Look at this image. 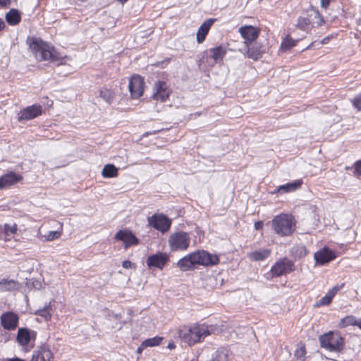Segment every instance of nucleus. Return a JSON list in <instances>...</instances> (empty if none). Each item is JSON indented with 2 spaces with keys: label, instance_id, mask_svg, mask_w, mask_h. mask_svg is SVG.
Here are the masks:
<instances>
[{
  "label": "nucleus",
  "instance_id": "nucleus-1",
  "mask_svg": "<svg viewBox=\"0 0 361 361\" xmlns=\"http://www.w3.org/2000/svg\"><path fill=\"white\" fill-rule=\"evenodd\" d=\"M177 334L183 343L191 346L202 341L206 336L209 335V331L207 326L194 324L180 327L177 331Z\"/></svg>",
  "mask_w": 361,
  "mask_h": 361
},
{
  "label": "nucleus",
  "instance_id": "nucleus-2",
  "mask_svg": "<svg viewBox=\"0 0 361 361\" xmlns=\"http://www.w3.org/2000/svg\"><path fill=\"white\" fill-rule=\"evenodd\" d=\"M275 234L281 237L289 236L295 231V221L290 214H281L270 221Z\"/></svg>",
  "mask_w": 361,
  "mask_h": 361
},
{
  "label": "nucleus",
  "instance_id": "nucleus-3",
  "mask_svg": "<svg viewBox=\"0 0 361 361\" xmlns=\"http://www.w3.org/2000/svg\"><path fill=\"white\" fill-rule=\"evenodd\" d=\"M319 340L321 347L330 352H341L344 347V339L338 331H329Z\"/></svg>",
  "mask_w": 361,
  "mask_h": 361
},
{
  "label": "nucleus",
  "instance_id": "nucleus-4",
  "mask_svg": "<svg viewBox=\"0 0 361 361\" xmlns=\"http://www.w3.org/2000/svg\"><path fill=\"white\" fill-rule=\"evenodd\" d=\"M30 47L35 54L37 60L49 61L57 63L58 65L62 64L63 59L57 58L54 54V50H51L49 46L39 44L37 42H33Z\"/></svg>",
  "mask_w": 361,
  "mask_h": 361
},
{
  "label": "nucleus",
  "instance_id": "nucleus-5",
  "mask_svg": "<svg viewBox=\"0 0 361 361\" xmlns=\"http://www.w3.org/2000/svg\"><path fill=\"white\" fill-rule=\"evenodd\" d=\"M324 20L319 11L312 8L307 12V16H300L298 18L296 27L303 31L308 32L311 27L316 24L317 26H321Z\"/></svg>",
  "mask_w": 361,
  "mask_h": 361
},
{
  "label": "nucleus",
  "instance_id": "nucleus-6",
  "mask_svg": "<svg viewBox=\"0 0 361 361\" xmlns=\"http://www.w3.org/2000/svg\"><path fill=\"white\" fill-rule=\"evenodd\" d=\"M190 238L188 233L179 231L172 233L169 238V245L171 251H183L188 248Z\"/></svg>",
  "mask_w": 361,
  "mask_h": 361
},
{
  "label": "nucleus",
  "instance_id": "nucleus-7",
  "mask_svg": "<svg viewBox=\"0 0 361 361\" xmlns=\"http://www.w3.org/2000/svg\"><path fill=\"white\" fill-rule=\"evenodd\" d=\"M294 270V262L287 257H283L276 261L271 267L270 271L272 276L278 277L290 273Z\"/></svg>",
  "mask_w": 361,
  "mask_h": 361
},
{
  "label": "nucleus",
  "instance_id": "nucleus-8",
  "mask_svg": "<svg viewBox=\"0 0 361 361\" xmlns=\"http://www.w3.org/2000/svg\"><path fill=\"white\" fill-rule=\"evenodd\" d=\"M148 223L156 230L165 233L169 230L171 221L164 214H154L148 218Z\"/></svg>",
  "mask_w": 361,
  "mask_h": 361
},
{
  "label": "nucleus",
  "instance_id": "nucleus-9",
  "mask_svg": "<svg viewBox=\"0 0 361 361\" xmlns=\"http://www.w3.org/2000/svg\"><path fill=\"white\" fill-rule=\"evenodd\" d=\"M196 264L205 267L216 265L219 262V258L216 255H212L205 250H198L193 252Z\"/></svg>",
  "mask_w": 361,
  "mask_h": 361
},
{
  "label": "nucleus",
  "instance_id": "nucleus-10",
  "mask_svg": "<svg viewBox=\"0 0 361 361\" xmlns=\"http://www.w3.org/2000/svg\"><path fill=\"white\" fill-rule=\"evenodd\" d=\"M169 261V256L166 252H158L154 255H149L146 260L149 268H157L163 269L167 262Z\"/></svg>",
  "mask_w": 361,
  "mask_h": 361
},
{
  "label": "nucleus",
  "instance_id": "nucleus-11",
  "mask_svg": "<svg viewBox=\"0 0 361 361\" xmlns=\"http://www.w3.org/2000/svg\"><path fill=\"white\" fill-rule=\"evenodd\" d=\"M144 80L140 75L132 76L129 81L128 89L133 99H138L143 94Z\"/></svg>",
  "mask_w": 361,
  "mask_h": 361
},
{
  "label": "nucleus",
  "instance_id": "nucleus-12",
  "mask_svg": "<svg viewBox=\"0 0 361 361\" xmlns=\"http://www.w3.org/2000/svg\"><path fill=\"white\" fill-rule=\"evenodd\" d=\"M114 238L118 241L123 242L125 245L126 249L128 248L131 245H136L139 243L137 238L132 233L131 231L128 229L119 230L115 234Z\"/></svg>",
  "mask_w": 361,
  "mask_h": 361
},
{
  "label": "nucleus",
  "instance_id": "nucleus-13",
  "mask_svg": "<svg viewBox=\"0 0 361 361\" xmlns=\"http://www.w3.org/2000/svg\"><path fill=\"white\" fill-rule=\"evenodd\" d=\"M0 319L1 326L6 330L13 331L18 326L19 317L13 312H4Z\"/></svg>",
  "mask_w": 361,
  "mask_h": 361
},
{
  "label": "nucleus",
  "instance_id": "nucleus-14",
  "mask_svg": "<svg viewBox=\"0 0 361 361\" xmlns=\"http://www.w3.org/2000/svg\"><path fill=\"white\" fill-rule=\"evenodd\" d=\"M239 32L246 45L255 42L259 35V30L252 25H245L239 28Z\"/></svg>",
  "mask_w": 361,
  "mask_h": 361
},
{
  "label": "nucleus",
  "instance_id": "nucleus-15",
  "mask_svg": "<svg viewBox=\"0 0 361 361\" xmlns=\"http://www.w3.org/2000/svg\"><path fill=\"white\" fill-rule=\"evenodd\" d=\"M37 336V332L27 328H19L16 336V341L20 345L25 346L28 345L31 340L35 341Z\"/></svg>",
  "mask_w": 361,
  "mask_h": 361
},
{
  "label": "nucleus",
  "instance_id": "nucleus-16",
  "mask_svg": "<svg viewBox=\"0 0 361 361\" xmlns=\"http://www.w3.org/2000/svg\"><path fill=\"white\" fill-rule=\"evenodd\" d=\"M247 46V56L249 59L257 60L266 52L267 47L258 42H254Z\"/></svg>",
  "mask_w": 361,
  "mask_h": 361
},
{
  "label": "nucleus",
  "instance_id": "nucleus-17",
  "mask_svg": "<svg viewBox=\"0 0 361 361\" xmlns=\"http://www.w3.org/2000/svg\"><path fill=\"white\" fill-rule=\"evenodd\" d=\"M335 252L329 248L324 247L316 252L314 255V260L317 264L324 265L329 263L336 258Z\"/></svg>",
  "mask_w": 361,
  "mask_h": 361
},
{
  "label": "nucleus",
  "instance_id": "nucleus-18",
  "mask_svg": "<svg viewBox=\"0 0 361 361\" xmlns=\"http://www.w3.org/2000/svg\"><path fill=\"white\" fill-rule=\"evenodd\" d=\"M42 114V106L39 104L29 106L19 113L18 120H31Z\"/></svg>",
  "mask_w": 361,
  "mask_h": 361
},
{
  "label": "nucleus",
  "instance_id": "nucleus-19",
  "mask_svg": "<svg viewBox=\"0 0 361 361\" xmlns=\"http://www.w3.org/2000/svg\"><path fill=\"white\" fill-rule=\"evenodd\" d=\"M53 353L47 344H43L35 350L32 357V361H52Z\"/></svg>",
  "mask_w": 361,
  "mask_h": 361
},
{
  "label": "nucleus",
  "instance_id": "nucleus-20",
  "mask_svg": "<svg viewBox=\"0 0 361 361\" xmlns=\"http://www.w3.org/2000/svg\"><path fill=\"white\" fill-rule=\"evenodd\" d=\"M22 178L21 175L10 171L0 177V189L9 188L21 180Z\"/></svg>",
  "mask_w": 361,
  "mask_h": 361
},
{
  "label": "nucleus",
  "instance_id": "nucleus-21",
  "mask_svg": "<svg viewBox=\"0 0 361 361\" xmlns=\"http://www.w3.org/2000/svg\"><path fill=\"white\" fill-rule=\"evenodd\" d=\"M169 94L166 90V83L163 81H158L154 83L153 98L160 102H165Z\"/></svg>",
  "mask_w": 361,
  "mask_h": 361
},
{
  "label": "nucleus",
  "instance_id": "nucleus-22",
  "mask_svg": "<svg viewBox=\"0 0 361 361\" xmlns=\"http://www.w3.org/2000/svg\"><path fill=\"white\" fill-rule=\"evenodd\" d=\"M195 265L196 262L193 252L181 258L177 263V266L183 271L192 269Z\"/></svg>",
  "mask_w": 361,
  "mask_h": 361
},
{
  "label": "nucleus",
  "instance_id": "nucleus-23",
  "mask_svg": "<svg viewBox=\"0 0 361 361\" xmlns=\"http://www.w3.org/2000/svg\"><path fill=\"white\" fill-rule=\"evenodd\" d=\"M216 19L214 18H209L207 19L203 23L200 25L197 32V41L198 43H202L205 39L206 35H207L210 27L215 22Z\"/></svg>",
  "mask_w": 361,
  "mask_h": 361
},
{
  "label": "nucleus",
  "instance_id": "nucleus-24",
  "mask_svg": "<svg viewBox=\"0 0 361 361\" xmlns=\"http://www.w3.org/2000/svg\"><path fill=\"white\" fill-rule=\"evenodd\" d=\"M231 356L230 350L226 348H220L212 355L211 361H230Z\"/></svg>",
  "mask_w": 361,
  "mask_h": 361
},
{
  "label": "nucleus",
  "instance_id": "nucleus-25",
  "mask_svg": "<svg viewBox=\"0 0 361 361\" xmlns=\"http://www.w3.org/2000/svg\"><path fill=\"white\" fill-rule=\"evenodd\" d=\"M5 19L10 25H16L21 20V15L18 10L12 8L6 14Z\"/></svg>",
  "mask_w": 361,
  "mask_h": 361
},
{
  "label": "nucleus",
  "instance_id": "nucleus-26",
  "mask_svg": "<svg viewBox=\"0 0 361 361\" xmlns=\"http://www.w3.org/2000/svg\"><path fill=\"white\" fill-rule=\"evenodd\" d=\"M211 57L214 59V63L221 61L226 54V49L223 46H219L209 49Z\"/></svg>",
  "mask_w": 361,
  "mask_h": 361
},
{
  "label": "nucleus",
  "instance_id": "nucleus-27",
  "mask_svg": "<svg viewBox=\"0 0 361 361\" xmlns=\"http://www.w3.org/2000/svg\"><path fill=\"white\" fill-rule=\"evenodd\" d=\"M271 253L269 249H262L254 251L248 255V257L253 261H262L267 259Z\"/></svg>",
  "mask_w": 361,
  "mask_h": 361
},
{
  "label": "nucleus",
  "instance_id": "nucleus-28",
  "mask_svg": "<svg viewBox=\"0 0 361 361\" xmlns=\"http://www.w3.org/2000/svg\"><path fill=\"white\" fill-rule=\"evenodd\" d=\"M290 255L295 259H300L307 255V250L304 245L297 244L292 247L290 250Z\"/></svg>",
  "mask_w": 361,
  "mask_h": 361
},
{
  "label": "nucleus",
  "instance_id": "nucleus-29",
  "mask_svg": "<svg viewBox=\"0 0 361 361\" xmlns=\"http://www.w3.org/2000/svg\"><path fill=\"white\" fill-rule=\"evenodd\" d=\"M18 287L17 281L11 279H3L0 280V292L11 291L16 289Z\"/></svg>",
  "mask_w": 361,
  "mask_h": 361
},
{
  "label": "nucleus",
  "instance_id": "nucleus-30",
  "mask_svg": "<svg viewBox=\"0 0 361 361\" xmlns=\"http://www.w3.org/2000/svg\"><path fill=\"white\" fill-rule=\"evenodd\" d=\"M301 184V180H295L292 183H288L287 184L279 186L278 188V191L281 193L292 192L299 188Z\"/></svg>",
  "mask_w": 361,
  "mask_h": 361
},
{
  "label": "nucleus",
  "instance_id": "nucleus-31",
  "mask_svg": "<svg viewBox=\"0 0 361 361\" xmlns=\"http://www.w3.org/2000/svg\"><path fill=\"white\" fill-rule=\"evenodd\" d=\"M102 175L104 178L116 177L118 175V169L114 164H106L102 169Z\"/></svg>",
  "mask_w": 361,
  "mask_h": 361
},
{
  "label": "nucleus",
  "instance_id": "nucleus-32",
  "mask_svg": "<svg viewBox=\"0 0 361 361\" xmlns=\"http://www.w3.org/2000/svg\"><path fill=\"white\" fill-rule=\"evenodd\" d=\"M51 314L52 307L50 303L44 305L43 308L39 309L35 312V314L44 317L46 320H49L51 319Z\"/></svg>",
  "mask_w": 361,
  "mask_h": 361
},
{
  "label": "nucleus",
  "instance_id": "nucleus-33",
  "mask_svg": "<svg viewBox=\"0 0 361 361\" xmlns=\"http://www.w3.org/2000/svg\"><path fill=\"white\" fill-rule=\"evenodd\" d=\"M297 42V40L293 39L290 35H287L282 41L280 49L283 51L290 50L296 45Z\"/></svg>",
  "mask_w": 361,
  "mask_h": 361
},
{
  "label": "nucleus",
  "instance_id": "nucleus-34",
  "mask_svg": "<svg viewBox=\"0 0 361 361\" xmlns=\"http://www.w3.org/2000/svg\"><path fill=\"white\" fill-rule=\"evenodd\" d=\"M114 93L111 90L104 88L99 90V97L108 104H111L114 99Z\"/></svg>",
  "mask_w": 361,
  "mask_h": 361
},
{
  "label": "nucleus",
  "instance_id": "nucleus-35",
  "mask_svg": "<svg viewBox=\"0 0 361 361\" xmlns=\"http://www.w3.org/2000/svg\"><path fill=\"white\" fill-rule=\"evenodd\" d=\"M164 338L161 336L147 338L142 342V346H146L147 348L158 346L161 344Z\"/></svg>",
  "mask_w": 361,
  "mask_h": 361
},
{
  "label": "nucleus",
  "instance_id": "nucleus-36",
  "mask_svg": "<svg viewBox=\"0 0 361 361\" xmlns=\"http://www.w3.org/2000/svg\"><path fill=\"white\" fill-rule=\"evenodd\" d=\"M333 296L328 292L324 297H322L315 305L316 307L324 305H329L333 299Z\"/></svg>",
  "mask_w": 361,
  "mask_h": 361
},
{
  "label": "nucleus",
  "instance_id": "nucleus-37",
  "mask_svg": "<svg viewBox=\"0 0 361 361\" xmlns=\"http://www.w3.org/2000/svg\"><path fill=\"white\" fill-rule=\"evenodd\" d=\"M61 235V232L59 231H49L47 234L44 235L43 237L44 238V240L46 241H51L55 239L59 238Z\"/></svg>",
  "mask_w": 361,
  "mask_h": 361
},
{
  "label": "nucleus",
  "instance_id": "nucleus-38",
  "mask_svg": "<svg viewBox=\"0 0 361 361\" xmlns=\"http://www.w3.org/2000/svg\"><path fill=\"white\" fill-rule=\"evenodd\" d=\"M306 350L305 345L297 348L294 352V356L298 359H302L305 355Z\"/></svg>",
  "mask_w": 361,
  "mask_h": 361
},
{
  "label": "nucleus",
  "instance_id": "nucleus-39",
  "mask_svg": "<svg viewBox=\"0 0 361 361\" xmlns=\"http://www.w3.org/2000/svg\"><path fill=\"white\" fill-rule=\"evenodd\" d=\"M352 104L357 111H361V94H357L353 99Z\"/></svg>",
  "mask_w": 361,
  "mask_h": 361
},
{
  "label": "nucleus",
  "instance_id": "nucleus-40",
  "mask_svg": "<svg viewBox=\"0 0 361 361\" xmlns=\"http://www.w3.org/2000/svg\"><path fill=\"white\" fill-rule=\"evenodd\" d=\"M5 233L7 235H9L10 234H13L17 231V226L16 224L10 225L8 224H6L4 226Z\"/></svg>",
  "mask_w": 361,
  "mask_h": 361
},
{
  "label": "nucleus",
  "instance_id": "nucleus-41",
  "mask_svg": "<svg viewBox=\"0 0 361 361\" xmlns=\"http://www.w3.org/2000/svg\"><path fill=\"white\" fill-rule=\"evenodd\" d=\"M345 286V283H343L341 284H337L336 286H334L331 289H330L328 292L333 296L334 297L335 295L339 291L341 290L343 286Z\"/></svg>",
  "mask_w": 361,
  "mask_h": 361
},
{
  "label": "nucleus",
  "instance_id": "nucleus-42",
  "mask_svg": "<svg viewBox=\"0 0 361 361\" xmlns=\"http://www.w3.org/2000/svg\"><path fill=\"white\" fill-rule=\"evenodd\" d=\"M354 175L357 177H360V176H361V160L356 161L354 164Z\"/></svg>",
  "mask_w": 361,
  "mask_h": 361
},
{
  "label": "nucleus",
  "instance_id": "nucleus-43",
  "mask_svg": "<svg viewBox=\"0 0 361 361\" xmlns=\"http://www.w3.org/2000/svg\"><path fill=\"white\" fill-rule=\"evenodd\" d=\"M122 267L124 269H131L133 267L135 268V264L132 263L130 261L125 260L122 262Z\"/></svg>",
  "mask_w": 361,
  "mask_h": 361
},
{
  "label": "nucleus",
  "instance_id": "nucleus-44",
  "mask_svg": "<svg viewBox=\"0 0 361 361\" xmlns=\"http://www.w3.org/2000/svg\"><path fill=\"white\" fill-rule=\"evenodd\" d=\"M330 4V0H321V6L326 8Z\"/></svg>",
  "mask_w": 361,
  "mask_h": 361
},
{
  "label": "nucleus",
  "instance_id": "nucleus-45",
  "mask_svg": "<svg viewBox=\"0 0 361 361\" xmlns=\"http://www.w3.org/2000/svg\"><path fill=\"white\" fill-rule=\"evenodd\" d=\"M263 227V222L262 221H257L255 223V228L256 230H260Z\"/></svg>",
  "mask_w": 361,
  "mask_h": 361
},
{
  "label": "nucleus",
  "instance_id": "nucleus-46",
  "mask_svg": "<svg viewBox=\"0 0 361 361\" xmlns=\"http://www.w3.org/2000/svg\"><path fill=\"white\" fill-rule=\"evenodd\" d=\"M331 37L330 36H327V37H324V38L321 42H319L318 43V44H327V43L329 42V40H330V39H331Z\"/></svg>",
  "mask_w": 361,
  "mask_h": 361
},
{
  "label": "nucleus",
  "instance_id": "nucleus-47",
  "mask_svg": "<svg viewBox=\"0 0 361 361\" xmlns=\"http://www.w3.org/2000/svg\"><path fill=\"white\" fill-rule=\"evenodd\" d=\"M11 0H0V6H7L10 4Z\"/></svg>",
  "mask_w": 361,
  "mask_h": 361
},
{
  "label": "nucleus",
  "instance_id": "nucleus-48",
  "mask_svg": "<svg viewBox=\"0 0 361 361\" xmlns=\"http://www.w3.org/2000/svg\"><path fill=\"white\" fill-rule=\"evenodd\" d=\"M147 348L146 346H142V343L140 344V345L137 349V353L138 354H141L144 348Z\"/></svg>",
  "mask_w": 361,
  "mask_h": 361
},
{
  "label": "nucleus",
  "instance_id": "nucleus-49",
  "mask_svg": "<svg viewBox=\"0 0 361 361\" xmlns=\"http://www.w3.org/2000/svg\"><path fill=\"white\" fill-rule=\"evenodd\" d=\"M167 348L170 350H173L176 348V345L174 344V343L173 341H171L169 343Z\"/></svg>",
  "mask_w": 361,
  "mask_h": 361
},
{
  "label": "nucleus",
  "instance_id": "nucleus-50",
  "mask_svg": "<svg viewBox=\"0 0 361 361\" xmlns=\"http://www.w3.org/2000/svg\"><path fill=\"white\" fill-rule=\"evenodd\" d=\"M5 26L6 25L4 21L0 18V32L4 29Z\"/></svg>",
  "mask_w": 361,
  "mask_h": 361
},
{
  "label": "nucleus",
  "instance_id": "nucleus-51",
  "mask_svg": "<svg viewBox=\"0 0 361 361\" xmlns=\"http://www.w3.org/2000/svg\"><path fill=\"white\" fill-rule=\"evenodd\" d=\"M7 361H25L19 357H13V358H9L7 360Z\"/></svg>",
  "mask_w": 361,
  "mask_h": 361
},
{
  "label": "nucleus",
  "instance_id": "nucleus-52",
  "mask_svg": "<svg viewBox=\"0 0 361 361\" xmlns=\"http://www.w3.org/2000/svg\"><path fill=\"white\" fill-rule=\"evenodd\" d=\"M353 324H355L356 326H357L360 329H361V320L360 321H355L354 323H353Z\"/></svg>",
  "mask_w": 361,
  "mask_h": 361
},
{
  "label": "nucleus",
  "instance_id": "nucleus-53",
  "mask_svg": "<svg viewBox=\"0 0 361 361\" xmlns=\"http://www.w3.org/2000/svg\"><path fill=\"white\" fill-rule=\"evenodd\" d=\"M156 131H154L153 133H149V132H146L145 134H144V136H147L149 135H152V134H155Z\"/></svg>",
  "mask_w": 361,
  "mask_h": 361
},
{
  "label": "nucleus",
  "instance_id": "nucleus-54",
  "mask_svg": "<svg viewBox=\"0 0 361 361\" xmlns=\"http://www.w3.org/2000/svg\"><path fill=\"white\" fill-rule=\"evenodd\" d=\"M317 43V42H312L308 47L307 49H310V47H313L315 44Z\"/></svg>",
  "mask_w": 361,
  "mask_h": 361
},
{
  "label": "nucleus",
  "instance_id": "nucleus-55",
  "mask_svg": "<svg viewBox=\"0 0 361 361\" xmlns=\"http://www.w3.org/2000/svg\"><path fill=\"white\" fill-rule=\"evenodd\" d=\"M121 4L126 3L128 0H119Z\"/></svg>",
  "mask_w": 361,
  "mask_h": 361
},
{
  "label": "nucleus",
  "instance_id": "nucleus-56",
  "mask_svg": "<svg viewBox=\"0 0 361 361\" xmlns=\"http://www.w3.org/2000/svg\"><path fill=\"white\" fill-rule=\"evenodd\" d=\"M345 319L346 320H353V317H346Z\"/></svg>",
  "mask_w": 361,
  "mask_h": 361
}]
</instances>
